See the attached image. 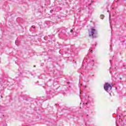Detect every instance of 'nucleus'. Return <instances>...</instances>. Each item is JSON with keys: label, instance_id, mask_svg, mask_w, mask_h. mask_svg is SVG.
<instances>
[{"label": "nucleus", "instance_id": "20e7f679", "mask_svg": "<svg viewBox=\"0 0 126 126\" xmlns=\"http://www.w3.org/2000/svg\"><path fill=\"white\" fill-rule=\"evenodd\" d=\"M100 17L101 19H103L104 17V15H101Z\"/></svg>", "mask_w": 126, "mask_h": 126}, {"label": "nucleus", "instance_id": "7ed1b4c3", "mask_svg": "<svg viewBox=\"0 0 126 126\" xmlns=\"http://www.w3.org/2000/svg\"><path fill=\"white\" fill-rule=\"evenodd\" d=\"M90 64H91V66H94V64H95V63L94 62V60H91L90 62Z\"/></svg>", "mask_w": 126, "mask_h": 126}, {"label": "nucleus", "instance_id": "f257e3e1", "mask_svg": "<svg viewBox=\"0 0 126 126\" xmlns=\"http://www.w3.org/2000/svg\"><path fill=\"white\" fill-rule=\"evenodd\" d=\"M104 90L107 91V92H111L112 90V86L109 83H105L104 86Z\"/></svg>", "mask_w": 126, "mask_h": 126}, {"label": "nucleus", "instance_id": "423d86ee", "mask_svg": "<svg viewBox=\"0 0 126 126\" xmlns=\"http://www.w3.org/2000/svg\"><path fill=\"white\" fill-rule=\"evenodd\" d=\"M50 12H53V10H50Z\"/></svg>", "mask_w": 126, "mask_h": 126}, {"label": "nucleus", "instance_id": "0eeeda50", "mask_svg": "<svg viewBox=\"0 0 126 126\" xmlns=\"http://www.w3.org/2000/svg\"><path fill=\"white\" fill-rule=\"evenodd\" d=\"M109 17H111V15H109Z\"/></svg>", "mask_w": 126, "mask_h": 126}, {"label": "nucleus", "instance_id": "39448f33", "mask_svg": "<svg viewBox=\"0 0 126 126\" xmlns=\"http://www.w3.org/2000/svg\"><path fill=\"white\" fill-rule=\"evenodd\" d=\"M70 32H71V33L72 32H73V30H71Z\"/></svg>", "mask_w": 126, "mask_h": 126}, {"label": "nucleus", "instance_id": "f03ea898", "mask_svg": "<svg viewBox=\"0 0 126 126\" xmlns=\"http://www.w3.org/2000/svg\"><path fill=\"white\" fill-rule=\"evenodd\" d=\"M97 33V32L96 31V30L94 28H91V31L89 32V36L91 37L92 38H95V36H94L95 34Z\"/></svg>", "mask_w": 126, "mask_h": 126}]
</instances>
